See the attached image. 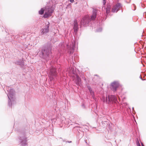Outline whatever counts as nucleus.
Here are the masks:
<instances>
[{
	"instance_id": "nucleus-1",
	"label": "nucleus",
	"mask_w": 146,
	"mask_h": 146,
	"mask_svg": "<svg viewBox=\"0 0 146 146\" xmlns=\"http://www.w3.org/2000/svg\"><path fill=\"white\" fill-rule=\"evenodd\" d=\"M90 21L89 19V16H86L81 21V24L83 26L88 24Z\"/></svg>"
},
{
	"instance_id": "nucleus-2",
	"label": "nucleus",
	"mask_w": 146,
	"mask_h": 146,
	"mask_svg": "<svg viewBox=\"0 0 146 146\" xmlns=\"http://www.w3.org/2000/svg\"><path fill=\"white\" fill-rule=\"evenodd\" d=\"M119 86L118 82H117L114 81L111 84V89L113 91H115Z\"/></svg>"
},
{
	"instance_id": "nucleus-3",
	"label": "nucleus",
	"mask_w": 146,
	"mask_h": 146,
	"mask_svg": "<svg viewBox=\"0 0 146 146\" xmlns=\"http://www.w3.org/2000/svg\"><path fill=\"white\" fill-rule=\"evenodd\" d=\"M116 100V99L114 96H108L106 98V102L108 103H109L111 101H113L115 102Z\"/></svg>"
},
{
	"instance_id": "nucleus-4",
	"label": "nucleus",
	"mask_w": 146,
	"mask_h": 146,
	"mask_svg": "<svg viewBox=\"0 0 146 146\" xmlns=\"http://www.w3.org/2000/svg\"><path fill=\"white\" fill-rule=\"evenodd\" d=\"M121 7V6L119 3L115 5L114 6L112 9V12H117L119 8Z\"/></svg>"
},
{
	"instance_id": "nucleus-5",
	"label": "nucleus",
	"mask_w": 146,
	"mask_h": 146,
	"mask_svg": "<svg viewBox=\"0 0 146 146\" xmlns=\"http://www.w3.org/2000/svg\"><path fill=\"white\" fill-rule=\"evenodd\" d=\"M74 25L73 27L74 31L75 33L76 34L78 29V27L77 21L75 20L74 21Z\"/></svg>"
},
{
	"instance_id": "nucleus-6",
	"label": "nucleus",
	"mask_w": 146,
	"mask_h": 146,
	"mask_svg": "<svg viewBox=\"0 0 146 146\" xmlns=\"http://www.w3.org/2000/svg\"><path fill=\"white\" fill-rule=\"evenodd\" d=\"M97 11L96 10H94L93 11V13L91 17V20H94L96 18V17Z\"/></svg>"
},
{
	"instance_id": "nucleus-7",
	"label": "nucleus",
	"mask_w": 146,
	"mask_h": 146,
	"mask_svg": "<svg viewBox=\"0 0 146 146\" xmlns=\"http://www.w3.org/2000/svg\"><path fill=\"white\" fill-rule=\"evenodd\" d=\"M51 74L53 76H55L56 75V70L54 68H52L50 70Z\"/></svg>"
},
{
	"instance_id": "nucleus-8",
	"label": "nucleus",
	"mask_w": 146,
	"mask_h": 146,
	"mask_svg": "<svg viewBox=\"0 0 146 146\" xmlns=\"http://www.w3.org/2000/svg\"><path fill=\"white\" fill-rule=\"evenodd\" d=\"M111 7L110 6H108L106 9V13L107 14H108L110 12Z\"/></svg>"
},
{
	"instance_id": "nucleus-9",
	"label": "nucleus",
	"mask_w": 146,
	"mask_h": 146,
	"mask_svg": "<svg viewBox=\"0 0 146 146\" xmlns=\"http://www.w3.org/2000/svg\"><path fill=\"white\" fill-rule=\"evenodd\" d=\"M51 13V11H49V10L48 12H46L45 14L44 15V16L45 17H47L49 15H50Z\"/></svg>"
},
{
	"instance_id": "nucleus-10",
	"label": "nucleus",
	"mask_w": 146,
	"mask_h": 146,
	"mask_svg": "<svg viewBox=\"0 0 146 146\" xmlns=\"http://www.w3.org/2000/svg\"><path fill=\"white\" fill-rule=\"evenodd\" d=\"M48 27H49V26H47V27L46 28L44 29H43V32L44 33H47L48 31H49Z\"/></svg>"
},
{
	"instance_id": "nucleus-11",
	"label": "nucleus",
	"mask_w": 146,
	"mask_h": 146,
	"mask_svg": "<svg viewBox=\"0 0 146 146\" xmlns=\"http://www.w3.org/2000/svg\"><path fill=\"white\" fill-rule=\"evenodd\" d=\"M76 76L77 79V82H80L81 80L80 78H79V76L77 75H76Z\"/></svg>"
},
{
	"instance_id": "nucleus-12",
	"label": "nucleus",
	"mask_w": 146,
	"mask_h": 146,
	"mask_svg": "<svg viewBox=\"0 0 146 146\" xmlns=\"http://www.w3.org/2000/svg\"><path fill=\"white\" fill-rule=\"evenodd\" d=\"M44 10L43 9H41L39 11V13L40 14L42 15L44 13Z\"/></svg>"
},
{
	"instance_id": "nucleus-13",
	"label": "nucleus",
	"mask_w": 146,
	"mask_h": 146,
	"mask_svg": "<svg viewBox=\"0 0 146 146\" xmlns=\"http://www.w3.org/2000/svg\"><path fill=\"white\" fill-rule=\"evenodd\" d=\"M75 45L74 44H73V45L72 47H70V50H73L74 49V47Z\"/></svg>"
},
{
	"instance_id": "nucleus-14",
	"label": "nucleus",
	"mask_w": 146,
	"mask_h": 146,
	"mask_svg": "<svg viewBox=\"0 0 146 146\" xmlns=\"http://www.w3.org/2000/svg\"><path fill=\"white\" fill-rule=\"evenodd\" d=\"M88 89H89V91H90V92L91 93V91H92V90H91V88L90 87H89V86H88Z\"/></svg>"
},
{
	"instance_id": "nucleus-15",
	"label": "nucleus",
	"mask_w": 146,
	"mask_h": 146,
	"mask_svg": "<svg viewBox=\"0 0 146 146\" xmlns=\"http://www.w3.org/2000/svg\"><path fill=\"white\" fill-rule=\"evenodd\" d=\"M103 3L104 5H105L106 4V0H103Z\"/></svg>"
},
{
	"instance_id": "nucleus-16",
	"label": "nucleus",
	"mask_w": 146,
	"mask_h": 146,
	"mask_svg": "<svg viewBox=\"0 0 146 146\" xmlns=\"http://www.w3.org/2000/svg\"><path fill=\"white\" fill-rule=\"evenodd\" d=\"M137 146H141V145H140V144H139V142H137Z\"/></svg>"
},
{
	"instance_id": "nucleus-17",
	"label": "nucleus",
	"mask_w": 146,
	"mask_h": 146,
	"mask_svg": "<svg viewBox=\"0 0 146 146\" xmlns=\"http://www.w3.org/2000/svg\"><path fill=\"white\" fill-rule=\"evenodd\" d=\"M74 0H70V1L71 2H73Z\"/></svg>"
},
{
	"instance_id": "nucleus-18",
	"label": "nucleus",
	"mask_w": 146,
	"mask_h": 146,
	"mask_svg": "<svg viewBox=\"0 0 146 146\" xmlns=\"http://www.w3.org/2000/svg\"><path fill=\"white\" fill-rule=\"evenodd\" d=\"M141 145H142V146H144V145L143 144V143H142Z\"/></svg>"
}]
</instances>
